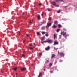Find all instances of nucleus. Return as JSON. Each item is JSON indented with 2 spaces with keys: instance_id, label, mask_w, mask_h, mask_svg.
<instances>
[{
  "instance_id": "1",
  "label": "nucleus",
  "mask_w": 77,
  "mask_h": 77,
  "mask_svg": "<svg viewBox=\"0 0 77 77\" xmlns=\"http://www.w3.org/2000/svg\"><path fill=\"white\" fill-rule=\"evenodd\" d=\"M61 34L63 35V36L65 38H66V37L69 36L68 34H66V32H61Z\"/></svg>"
},
{
  "instance_id": "2",
  "label": "nucleus",
  "mask_w": 77,
  "mask_h": 77,
  "mask_svg": "<svg viewBox=\"0 0 77 77\" xmlns=\"http://www.w3.org/2000/svg\"><path fill=\"white\" fill-rule=\"evenodd\" d=\"M52 24V23H47V25H46V28H48L50 27V26H51Z\"/></svg>"
},
{
  "instance_id": "3",
  "label": "nucleus",
  "mask_w": 77,
  "mask_h": 77,
  "mask_svg": "<svg viewBox=\"0 0 77 77\" xmlns=\"http://www.w3.org/2000/svg\"><path fill=\"white\" fill-rule=\"evenodd\" d=\"M58 54H59L60 56L64 57V55H65V54L63 52H59V51H58Z\"/></svg>"
},
{
  "instance_id": "4",
  "label": "nucleus",
  "mask_w": 77,
  "mask_h": 77,
  "mask_svg": "<svg viewBox=\"0 0 77 77\" xmlns=\"http://www.w3.org/2000/svg\"><path fill=\"white\" fill-rule=\"evenodd\" d=\"M48 43L49 44H51L53 42V41H52V40L51 39L48 40H47Z\"/></svg>"
},
{
  "instance_id": "5",
  "label": "nucleus",
  "mask_w": 77,
  "mask_h": 77,
  "mask_svg": "<svg viewBox=\"0 0 77 77\" xmlns=\"http://www.w3.org/2000/svg\"><path fill=\"white\" fill-rule=\"evenodd\" d=\"M52 3L53 4V5H54L56 7H59V5H56V4L55 3V2H52Z\"/></svg>"
},
{
  "instance_id": "6",
  "label": "nucleus",
  "mask_w": 77,
  "mask_h": 77,
  "mask_svg": "<svg viewBox=\"0 0 77 77\" xmlns=\"http://www.w3.org/2000/svg\"><path fill=\"white\" fill-rule=\"evenodd\" d=\"M50 48L49 46H48L47 48H45V50L46 51H48L50 50Z\"/></svg>"
},
{
  "instance_id": "7",
  "label": "nucleus",
  "mask_w": 77,
  "mask_h": 77,
  "mask_svg": "<svg viewBox=\"0 0 77 77\" xmlns=\"http://www.w3.org/2000/svg\"><path fill=\"white\" fill-rule=\"evenodd\" d=\"M57 26L54 25H53V26H52V28H57Z\"/></svg>"
},
{
  "instance_id": "8",
  "label": "nucleus",
  "mask_w": 77,
  "mask_h": 77,
  "mask_svg": "<svg viewBox=\"0 0 77 77\" xmlns=\"http://www.w3.org/2000/svg\"><path fill=\"white\" fill-rule=\"evenodd\" d=\"M54 43L53 45H57L58 44V43L57 42L55 41L54 42Z\"/></svg>"
},
{
  "instance_id": "9",
  "label": "nucleus",
  "mask_w": 77,
  "mask_h": 77,
  "mask_svg": "<svg viewBox=\"0 0 77 77\" xmlns=\"http://www.w3.org/2000/svg\"><path fill=\"white\" fill-rule=\"evenodd\" d=\"M59 1H60L62 2H63V0H56L55 1V2H59Z\"/></svg>"
},
{
  "instance_id": "10",
  "label": "nucleus",
  "mask_w": 77,
  "mask_h": 77,
  "mask_svg": "<svg viewBox=\"0 0 77 77\" xmlns=\"http://www.w3.org/2000/svg\"><path fill=\"white\" fill-rule=\"evenodd\" d=\"M45 38V37H41V40L42 41H43L44 40Z\"/></svg>"
},
{
  "instance_id": "11",
  "label": "nucleus",
  "mask_w": 77,
  "mask_h": 77,
  "mask_svg": "<svg viewBox=\"0 0 77 77\" xmlns=\"http://www.w3.org/2000/svg\"><path fill=\"white\" fill-rule=\"evenodd\" d=\"M26 69V68H21V71H24V70H25V69Z\"/></svg>"
},
{
  "instance_id": "12",
  "label": "nucleus",
  "mask_w": 77,
  "mask_h": 77,
  "mask_svg": "<svg viewBox=\"0 0 77 77\" xmlns=\"http://www.w3.org/2000/svg\"><path fill=\"white\" fill-rule=\"evenodd\" d=\"M58 28H61V27H62V26H61V25L59 24L58 25Z\"/></svg>"
},
{
  "instance_id": "13",
  "label": "nucleus",
  "mask_w": 77,
  "mask_h": 77,
  "mask_svg": "<svg viewBox=\"0 0 77 77\" xmlns=\"http://www.w3.org/2000/svg\"><path fill=\"white\" fill-rule=\"evenodd\" d=\"M56 37V35L55 34H54V39H55V37Z\"/></svg>"
},
{
  "instance_id": "14",
  "label": "nucleus",
  "mask_w": 77,
  "mask_h": 77,
  "mask_svg": "<svg viewBox=\"0 0 77 77\" xmlns=\"http://www.w3.org/2000/svg\"><path fill=\"white\" fill-rule=\"evenodd\" d=\"M42 75V73H39V74L38 76V77H39L40 76H41Z\"/></svg>"
},
{
  "instance_id": "15",
  "label": "nucleus",
  "mask_w": 77,
  "mask_h": 77,
  "mask_svg": "<svg viewBox=\"0 0 77 77\" xmlns=\"http://www.w3.org/2000/svg\"><path fill=\"white\" fill-rule=\"evenodd\" d=\"M43 23H44L43 22H41V24H39L38 25L40 26V25H42V24H43Z\"/></svg>"
},
{
  "instance_id": "16",
  "label": "nucleus",
  "mask_w": 77,
  "mask_h": 77,
  "mask_svg": "<svg viewBox=\"0 0 77 77\" xmlns=\"http://www.w3.org/2000/svg\"><path fill=\"white\" fill-rule=\"evenodd\" d=\"M60 29H57V31H56L57 33H58L59 32V31H60Z\"/></svg>"
},
{
  "instance_id": "17",
  "label": "nucleus",
  "mask_w": 77,
  "mask_h": 77,
  "mask_svg": "<svg viewBox=\"0 0 77 77\" xmlns=\"http://www.w3.org/2000/svg\"><path fill=\"white\" fill-rule=\"evenodd\" d=\"M55 55L54 54H52V55L51 58H53L54 57H55Z\"/></svg>"
},
{
  "instance_id": "18",
  "label": "nucleus",
  "mask_w": 77,
  "mask_h": 77,
  "mask_svg": "<svg viewBox=\"0 0 77 77\" xmlns=\"http://www.w3.org/2000/svg\"><path fill=\"white\" fill-rule=\"evenodd\" d=\"M47 11H51V9H50L49 8H48L47 9Z\"/></svg>"
},
{
  "instance_id": "19",
  "label": "nucleus",
  "mask_w": 77,
  "mask_h": 77,
  "mask_svg": "<svg viewBox=\"0 0 77 77\" xmlns=\"http://www.w3.org/2000/svg\"><path fill=\"white\" fill-rule=\"evenodd\" d=\"M40 18V16L39 15H38L37 16V19H38V20Z\"/></svg>"
},
{
  "instance_id": "20",
  "label": "nucleus",
  "mask_w": 77,
  "mask_h": 77,
  "mask_svg": "<svg viewBox=\"0 0 77 77\" xmlns=\"http://www.w3.org/2000/svg\"><path fill=\"white\" fill-rule=\"evenodd\" d=\"M45 32L42 31L41 32V33H42V35H44V34H45Z\"/></svg>"
},
{
  "instance_id": "21",
  "label": "nucleus",
  "mask_w": 77,
  "mask_h": 77,
  "mask_svg": "<svg viewBox=\"0 0 77 77\" xmlns=\"http://www.w3.org/2000/svg\"><path fill=\"white\" fill-rule=\"evenodd\" d=\"M52 65V63H50V64H49V66H50V67H51Z\"/></svg>"
},
{
  "instance_id": "22",
  "label": "nucleus",
  "mask_w": 77,
  "mask_h": 77,
  "mask_svg": "<svg viewBox=\"0 0 77 77\" xmlns=\"http://www.w3.org/2000/svg\"><path fill=\"white\" fill-rule=\"evenodd\" d=\"M37 34L38 35H40V33L38 32H37Z\"/></svg>"
},
{
  "instance_id": "23",
  "label": "nucleus",
  "mask_w": 77,
  "mask_h": 77,
  "mask_svg": "<svg viewBox=\"0 0 77 77\" xmlns=\"http://www.w3.org/2000/svg\"><path fill=\"white\" fill-rule=\"evenodd\" d=\"M26 36H27V37H29V35L28 34H26Z\"/></svg>"
},
{
  "instance_id": "24",
  "label": "nucleus",
  "mask_w": 77,
  "mask_h": 77,
  "mask_svg": "<svg viewBox=\"0 0 77 77\" xmlns=\"http://www.w3.org/2000/svg\"><path fill=\"white\" fill-rule=\"evenodd\" d=\"M29 46H32V44H29Z\"/></svg>"
},
{
  "instance_id": "25",
  "label": "nucleus",
  "mask_w": 77,
  "mask_h": 77,
  "mask_svg": "<svg viewBox=\"0 0 77 77\" xmlns=\"http://www.w3.org/2000/svg\"><path fill=\"white\" fill-rule=\"evenodd\" d=\"M54 49H55V50H58V48H55V47H54Z\"/></svg>"
},
{
  "instance_id": "26",
  "label": "nucleus",
  "mask_w": 77,
  "mask_h": 77,
  "mask_svg": "<svg viewBox=\"0 0 77 77\" xmlns=\"http://www.w3.org/2000/svg\"><path fill=\"white\" fill-rule=\"evenodd\" d=\"M43 42H44V43H48L47 40L45 41H43Z\"/></svg>"
},
{
  "instance_id": "27",
  "label": "nucleus",
  "mask_w": 77,
  "mask_h": 77,
  "mask_svg": "<svg viewBox=\"0 0 77 77\" xmlns=\"http://www.w3.org/2000/svg\"><path fill=\"white\" fill-rule=\"evenodd\" d=\"M51 18L49 17V18H48V20H49V21H51Z\"/></svg>"
},
{
  "instance_id": "28",
  "label": "nucleus",
  "mask_w": 77,
  "mask_h": 77,
  "mask_svg": "<svg viewBox=\"0 0 77 77\" xmlns=\"http://www.w3.org/2000/svg\"><path fill=\"white\" fill-rule=\"evenodd\" d=\"M42 55V53H39V56L41 57V56Z\"/></svg>"
},
{
  "instance_id": "29",
  "label": "nucleus",
  "mask_w": 77,
  "mask_h": 77,
  "mask_svg": "<svg viewBox=\"0 0 77 77\" xmlns=\"http://www.w3.org/2000/svg\"><path fill=\"white\" fill-rule=\"evenodd\" d=\"M57 21H55V22H54V24H57Z\"/></svg>"
},
{
  "instance_id": "30",
  "label": "nucleus",
  "mask_w": 77,
  "mask_h": 77,
  "mask_svg": "<svg viewBox=\"0 0 77 77\" xmlns=\"http://www.w3.org/2000/svg\"><path fill=\"white\" fill-rule=\"evenodd\" d=\"M44 15V12L42 13L41 14V16H43V15Z\"/></svg>"
},
{
  "instance_id": "31",
  "label": "nucleus",
  "mask_w": 77,
  "mask_h": 77,
  "mask_svg": "<svg viewBox=\"0 0 77 77\" xmlns=\"http://www.w3.org/2000/svg\"><path fill=\"white\" fill-rule=\"evenodd\" d=\"M50 73H52L53 72V71H50Z\"/></svg>"
},
{
  "instance_id": "32",
  "label": "nucleus",
  "mask_w": 77,
  "mask_h": 77,
  "mask_svg": "<svg viewBox=\"0 0 77 77\" xmlns=\"http://www.w3.org/2000/svg\"><path fill=\"white\" fill-rule=\"evenodd\" d=\"M63 62V60H60V62Z\"/></svg>"
},
{
  "instance_id": "33",
  "label": "nucleus",
  "mask_w": 77,
  "mask_h": 77,
  "mask_svg": "<svg viewBox=\"0 0 77 77\" xmlns=\"http://www.w3.org/2000/svg\"><path fill=\"white\" fill-rule=\"evenodd\" d=\"M57 13H60V10L58 11H57Z\"/></svg>"
},
{
  "instance_id": "34",
  "label": "nucleus",
  "mask_w": 77,
  "mask_h": 77,
  "mask_svg": "<svg viewBox=\"0 0 77 77\" xmlns=\"http://www.w3.org/2000/svg\"><path fill=\"white\" fill-rule=\"evenodd\" d=\"M59 36H60L59 37V39H60V38L61 37L62 35H60Z\"/></svg>"
},
{
  "instance_id": "35",
  "label": "nucleus",
  "mask_w": 77,
  "mask_h": 77,
  "mask_svg": "<svg viewBox=\"0 0 77 77\" xmlns=\"http://www.w3.org/2000/svg\"><path fill=\"white\" fill-rule=\"evenodd\" d=\"M45 36H46V37H48V34H45Z\"/></svg>"
},
{
  "instance_id": "36",
  "label": "nucleus",
  "mask_w": 77,
  "mask_h": 77,
  "mask_svg": "<svg viewBox=\"0 0 77 77\" xmlns=\"http://www.w3.org/2000/svg\"><path fill=\"white\" fill-rule=\"evenodd\" d=\"M33 21V20H32L31 21H30V22H29V23H32V22Z\"/></svg>"
},
{
  "instance_id": "37",
  "label": "nucleus",
  "mask_w": 77,
  "mask_h": 77,
  "mask_svg": "<svg viewBox=\"0 0 77 77\" xmlns=\"http://www.w3.org/2000/svg\"><path fill=\"white\" fill-rule=\"evenodd\" d=\"M63 30H64L65 31L66 30V29H65V28H63Z\"/></svg>"
},
{
  "instance_id": "38",
  "label": "nucleus",
  "mask_w": 77,
  "mask_h": 77,
  "mask_svg": "<svg viewBox=\"0 0 77 77\" xmlns=\"http://www.w3.org/2000/svg\"><path fill=\"white\" fill-rule=\"evenodd\" d=\"M29 49H33V48H32V47H30V48H29Z\"/></svg>"
},
{
  "instance_id": "39",
  "label": "nucleus",
  "mask_w": 77,
  "mask_h": 77,
  "mask_svg": "<svg viewBox=\"0 0 77 77\" xmlns=\"http://www.w3.org/2000/svg\"><path fill=\"white\" fill-rule=\"evenodd\" d=\"M16 70V68H14V71H15Z\"/></svg>"
},
{
  "instance_id": "40",
  "label": "nucleus",
  "mask_w": 77,
  "mask_h": 77,
  "mask_svg": "<svg viewBox=\"0 0 77 77\" xmlns=\"http://www.w3.org/2000/svg\"><path fill=\"white\" fill-rule=\"evenodd\" d=\"M22 56L23 57H25V55H24L23 54L22 55Z\"/></svg>"
},
{
  "instance_id": "41",
  "label": "nucleus",
  "mask_w": 77,
  "mask_h": 77,
  "mask_svg": "<svg viewBox=\"0 0 77 77\" xmlns=\"http://www.w3.org/2000/svg\"><path fill=\"white\" fill-rule=\"evenodd\" d=\"M39 5L41 6V3H40L39 4Z\"/></svg>"
},
{
  "instance_id": "42",
  "label": "nucleus",
  "mask_w": 77,
  "mask_h": 77,
  "mask_svg": "<svg viewBox=\"0 0 77 77\" xmlns=\"http://www.w3.org/2000/svg\"><path fill=\"white\" fill-rule=\"evenodd\" d=\"M46 61H47V62H49V60H47Z\"/></svg>"
},
{
  "instance_id": "43",
  "label": "nucleus",
  "mask_w": 77,
  "mask_h": 77,
  "mask_svg": "<svg viewBox=\"0 0 77 77\" xmlns=\"http://www.w3.org/2000/svg\"><path fill=\"white\" fill-rule=\"evenodd\" d=\"M41 43L42 44H43V42L42 41L41 42Z\"/></svg>"
},
{
  "instance_id": "44",
  "label": "nucleus",
  "mask_w": 77,
  "mask_h": 77,
  "mask_svg": "<svg viewBox=\"0 0 77 77\" xmlns=\"http://www.w3.org/2000/svg\"><path fill=\"white\" fill-rule=\"evenodd\" d=\"M17 74H18V73H16V76H17Z\"/></svg>"
},
{
  "instance_id": "45",
  "label": "nucleus",
  "mask_w": 77,
  "mask_h": 77,
  "mask_svg": "<svg viewBox=\"0 0 77 77\" xmlns=\"http://www.w3.org/2000/svg\"><path fill=\"white\" fill-rule=\"evenodd\" d=\"M62 48V47H61V48H60V49H61V48Z\"/></svg>"
},
{
  "instance_id": "46",
  "label": "nucleus",
  "mask_w": 77,
  "mask_h": 77,
  "mask_svg": "<svg viewBox=\"0 0 77 77\" xmlns=\"http://www.w3.org/2000/svg\"><path fill=\"white\" fill-rule=\"evenodd\" d=\"M24 14V13H23V14H22V15H23Z\"/></svg>"
},
{
  "instance_id": "47",
  "label": "nucleus",
  "mask_w": 77,
  "mask_h": 77,
  "mask_svg": "<svg viewBox=\"0 0 77 77\" xmlns=\"http://www.w3.org/2000/svg\"><path fill=\"white\" fill-rule=\"evenodd\" d=\"M1 70V72H2V69Z\"/></svg>"
},
{
  "instance_id": "48",
  "label": "nucleus",
  "mask_w": 77,
  "mask_h": 77,
  "mask_svg": "<svg viewBox=\"0 0 77 77\" xmlns=\"http://www.w3.org/2000/svg\"><path fill=\"white\" fill-rule=\"evenodd\" d=\"M20 33L19 32V35H20Z\"/></svg>"
},
{
  "instance_id": "49",
  "label": "nucleus",
  "mask_w": 77,
  "mask_h": 77,
  "mask_svg": "<svg viewBox=\"0 0 77 77\" xmlns=\"http://www.w3.org/2000/svg\"><path fill=\"white\" fill-rule=\"evenodd\" d=\"M44 71H45V69H44Z\"/></svg>"
},
{
  "instance_id": "50",
  "label": "nucleus",
  "mask_w": 77,
  "mask_h": 77,
  "mask_svg": "<svg viewBox=\"0 0 77 77\" xmlns=\"http://www.w3.org/2000/svg\"><path fill=\"white\" fill-rule=\"evenodd\" d=\"M42 28H43V29L44 28V27H42Z\"/></svg>"
},
{
  "instance_id": "51",
  "label": "nucleus",
  "mask_w": 77,
  "mask_h": 77,
  "mask_svg": "<svg viewBox=\"0 0 77 77\" xmlns=\"http://www.w3.org/2000/svg\"><path fill=\"white\" fill-rule=\"evenodd\" d=\"M34 45H35V44L34 43Z\"/></svg>"
},
{
  "instance_id": "52",
  "label": "nucleus",
  "mask_w": 77,
  "mask_h": 77,
  "mask_svg": "<svg viewBox=\"0 0 77 77\" xmlns=\"http://www.w3.org/2000/svg\"><path fill=\"white\" fill-rule=\"evenodd\" d=\"M23 43H24V42H23Z\"/></svg>"
},
{
  "instance_id": "53",
  "label": "nucleus",
  "mask_w": 77,
  "mask_h": 77,
  "mask_svg": "<svg viewBox=\"0 0 77 77\" xmlns=\"http://www.w3.org/2000/svg\"><path fill=\"white\" fill-rule=\"evenodd\" d=\"M16 77H17V76H16Z\"/></svg>"
}]
</instances>
